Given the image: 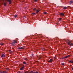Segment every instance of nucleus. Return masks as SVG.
Returning <instances> with one entry per match:
<instances>
[{
	"label": "nucleus",
	"mask_w": 73,
	"mask_h": 73,
	"mask_svg": "<svg viewBox=\"0 0 73 73\" xmlns=\"http://www.w3.org/2000/svg\"><path fill=\"white\" fill-rule=\"evenodd\" d=\"M66 8H67V7H64V8H63V9H66Z\"/></svg>",
	"instance_id": "nucleus-14"
},
{
	"label": "nucleus",
	"mask_w": 73,
	"mask_h": 73,
	"mask_svg": "<svg viewBox=\"0 0 73 73\" xmlns=\"http://www.w3.org/2000/svg\"><path fill=\"white\" fill-rule=\"evenodd\" d=\"M34 72H33V71H31L29 73H34Z\"/></svg>",
	"instance_id": "nucleus-21"
},
{
	"label": "nucleus",
	"mask_w": 73,
	"mask_h": 73,
	"mask_svg": "<svg viewBox=\"0 0 73 73\" xmlns=\"http://www.w3.org/2000/svg\"><path fill=\"white\" fill-rule=\"evenodd\" d=\"M6 3H4V5L5 6H6Z\"/></svg>",
	"instance_id": "nucleus-29"
},
{
	"label": "nucleus",
	"mask_w": 73,
	"mask_h": 73,
	"mask_svg": "<svg viewBox=\"0 0 73 73\" xmlns=\"http://www.w3.org/2000/svg\"><path fill=\"white\" fill-rule=\"evenodd\" d=\"M61 20V18H60L59 19V21H60Z\"/></svg>",
	"instance_id": "nucleus-28"
},
{
	"label": "nucleus",
	"mask_w": 73,
	"mask_h": 73,
	"mask_svg": "<svg viewBox=\"0 0 73 73\" xmlns=\"http://www.w3.org/2000/svg\"><path fill=\"white\" fill-rule=\"evenodd\" d=\"M69 63H73V61L70 60L69 61Z\"/></svg>",
	"instance_id": "nucleus-10"
},
{
	"label": "nucleus",
	"mask_w": 73,
	"mask_h": 73,
	"mask_svg": "<svg viewBox=\"0 0 73 73\" xmlns=\"http://www.w3.org/2000/svg\"><path fill=\"white\" fill-rule=\"evenodd\" d=\"M3 44H4L2 43H0V45H3Z\"/></svg>",
	"instance_id": "nucleus-18"
},
{
	"label": "nucleus",
	"mask_w": 73,
	"mask_h": 73,
	"mask_svg": "<svg viewBox=\"0 0 73 73\" xmlns=\"http://www.w3.org/2000/svg\"><path fill=\"white\" fill-rule=\"evenodd\" d=\"M65 59V58H64V57H62V59Z\"/></svg>",
	"instance_id": "nucleus-31"
},
{
	"label": "nucleus",
	"mask_w": 73,
	"mask_h": 73,
	"mask_svg": "<svg viewBox=\"0 0 73 73\" xmlns=\"http://www.w3.org/2000/svg\"><path fill=\"white\" fill-rule=\"evenodd\" d=\"M29 73V72H28V71H26V72H25L24 73Z\"/></svg>",
	"instance_id": "nucleus-23"
},
{
	"label": "nucleus",
	"mask_w": 73,
	"mask_h": 73,
	"mask_svg": "<svg viewBox=\"0 0 73 73\" xmlns=\"http://www.w3.org/2000/svg\"><path fill=\"white\" fill-rule=\"evenodd\" d=\"M14 17L15 18H16V17H17V15H15L14 16Z\"/></svg>",
	"instance_id": "nucleus-15"
},
{
	"label": "nucleus",
	"mask_w": 73,
	"mask_h": 73,
	"mask_svg": "<svg viewBox=\"0 0 73 73\" xmlns=\"http://www.w3.org/2000/svg\"><path fill=\"white\" fill-rule=\"evenodd\" d=\"M24 66H23L22 67H21V68L20 69V70H23V69H24Z\"/></svg>",
	"instance_id": "nucleus-7"
},
{
	"label": "nucleus",
	"mask_w": 73,
	"mask_h": 73,
	"mask_svg": "<svg viewBox=\"0 0 73 73\" xmlns=\"http://www.w3.org/2000/svg\"><path fill=\"white\" fill-rule=\"evenodd\" d=\"M17 42V41L16 40H14L13 42L11 44L12 45H13V46H14L15 45V44H16Z\"/></svg>",
	"instance_id": "nucleus-1"
},
{
	"label": "nucleus",
	"mask_w": 73,
	"mask_h": 73,
	"mask_svg": "<svg viewBox=\"0 0 73 73\" xmlns=\"http://www.w3.org/2000/svg\"><path fill=\"white\" fill-rule=\"evenodd\" d=\"M70 56V55H68V56H66L64 57V58H68V57H69Z\"/></svg>",
	"instance_id": "nucleus-11"
},
{
	"label": "nucleus",
	"mask_w": 73,
	"mask_h": 73,
	"mask_svg": "<svg viewBox=\"0 0 73 73\" xmlns=\"http://www.w3.org/2000/svg\"><path fill=\"white\" fill-rule=\"evenodd\" d=\"M21 73H23V72H21Z\"/></svg>",
	"instance_id": "nucleus-35"
},
{
	"label": "nucleus",
	"mask_w": 73,
	"mask_h": 73,
	"mask_svg": "<svg viewBox=\"0 0 73 73\" xmlns=\"http://www.w3.org/2000/svg\"><path fill=\"white\" fill-rule=\"evenodd\" d=\"M60 16H64V13H61L60 14Z\"/></svg>",
	"instance_id": "nucleus-5"
},
{
	"label": "nucleus",
	"mask_w": 73,
	"mask_h": 73,
	"mask_svg": "<svg viewBox=\"0 0 73 73\" xmlns=\"http://www.w3.org/2000/svg\"><path fill=\"white\" fill-rule=\"evenodd\" d=\"M40 11V10H36V13H38Z\"/></svg>",
	"instance_id": "nucleus-8"
},
{
	"label": "nucleus",
	"mask_w": 73,
	"mask_h": 73,
	"mask_svg": "<svg viewBox=\"0 0 73 73\" xmlns=\"http://www.w3.org/2000/svg\"><path fill=\"white\" fill-rule=\"evenodd\" d=\"M8 1H9V4H11V0H8Z\"/></svg>",
	"instance_id": "nucleus-12"
},
{
	"label": "nucleus",
	"mask_w": 73,
	"mask_h": 73,
	"mask_svg": "<svg viewBox=\"0 0 73 73\" xmlns=\"http://www.w3.org/2000/svg\"><path fill=\"white\" fill-rule=\"evenodd\" d=\"M9 52H10V53H12V51H11V50H9Z\"/></svg>",
	"instance_id": "nucleus-26"
},
{
	"label": "nucleus",
	"mask_w": 73,
	"mask_h": 73,
	"mask_svg": "<svg viewBox=\"0 0 73 73\" xmlns=\"http://www.w3.org/2000/svg\"><path fill=\"white\" fill-rule=\"evenodd\" d=\"M23 64H24L25 65H26V62L24 61V62H23Z\"/></svg>",
	"instance_id": "nucleus-16"
},
{
	"label": "nucleus",
	"mask_w": 73,
	"mask_h": 73,
	"mask_svg": "<svg viewBox=\"0 0 73 73\" xmlns=\"http://www.w3.org/2000/svg\"><path fill=\"white\" fill-rule=\"evenodd\" d=\"M66 41L68 43V45H70V44H71V41H70V40H67Z\"/></svg>",
	"instance_id": "nucleus-2"
},
{
	"label": "nucleus",
	"mask_w": 73,
	"mask_h": 73,
	"mask_svg": "<svg viewBox=\"0 0 73 73\" xmlns=\"http://www.w3.org/2000/svg\"><path fill=\"white\" fill-rule=\"evenodd\" d=\"M34 11H36L37 9L36 8H35L33 9Z\"/></svg>",
	"instance_id": "nucleus-22"
},
{
	"label": "nucleus",
	"mask_w": 73,
	"mask_h": 73,
	"mask_svg": "<svg viewBox=\"0 0 73 73\" xmlns=\"http://www.w3.org/2000/svg\"><path fill=\"white\" fill-rule=\"evenodd\" d=\"M0 3H1V1L0 0Z\"/></svg>",
	"instance_id": "nucleus-32"
},
{
	"label": "nucleus",
	"mask_w": 73,
	"mask_h": 73,
	"mask_svg": "<svg viewBox=\"0 0 73 73\" xmlns=\"http://www.w3.org/2000/svg\"><path fill=\"white\" fill-rule=\"evenodd\" d=\"M32 15H36V13H32Z\"/></svg>",
	"instance_id": "nucleus-17"
},
{
	"label": "nucleus",
	"mask_w": 73,
	"mask_h": 73,
	"mask_svg": "<svg viewBox=\"0 0 73 73\" xmlns=\"http://www.w3.org/2000/svg\"><path fill=\"white\" fill-rule=\"evenodd\" d=\"M37 58H38V59L40 60H41L42 59V57H41V56H37Z\"/></svg>",
	"instance_id": "nucleus-4"
},
{
	"label": "nucleus",
	"mask_w": 73,
	"mask_h": 73,
	"mask_svg": "<svg viewBox=\"0 0 73 73\" xmlns=\"http://www.w3.org/2000/svg\"><path fill=\"white\" fill-rule=\"evenodd\" d=\"M61 64V65H62L63 66H64V63H62Z\"/></svg>",
	"instance_id": "nucleus-20"
},
{
	"label": "nucleus",
	"mask_w": 73,
	"mask_h": 73,
	"mask_svg": "<svg viewBox=\"0 0 73 73\" xmlns=\"http://www.w3.org/2000/svg\"><path fill=\"white\" fill-rule=\"evenodd\" d=\"M72 70H73V67H72Z\"/></svg>",
	"instance_id": "nucleus-33"
},
{
	"label": "nucleus",
	"mask_w": 73,
	"mask_h": 73,
	"mask_svg": "<svg viewBox=\"0 0 73 73\" xmlns=\"http://www.w3.org/2000/svg\"><path fill=\"white\" fill-rule=\"evenodd\" d=\"M70 46H73V43H71V44H70Z\"/></svg>",
	"instance_id": "nucleus-19"
},
{
	"label": "nucleus",
	"mask_w": 73,
	"mask_h": 73,
	"mask_svg": "<svg viewBox=\"0 0 73 73\" xmlns=\"http://www.w3.org/2000/svg\"><path fill=\"white\" fill-rule=\"evenodd\" d=\"M3 73H8L6 71H3Z\"/></svg>",
	"instance_id": "nucleus-27"
},
{
	"label": "nucleus",
	"mask_w": 73,
	"mask_h": 73,
	"mask_svg": "<svg viewBox=\"0 0 73 73\" xmlns=\"http://www.w3.org/2000/svg\"><path fill=\"white\" fill-rule=\"evenodd\" d=\"M5 57V54H2L1 55V58H3L4 57Z\"/></svg>",
	"instance_id": "nucleus-3"
},
{
	"label": "nucleus",
	"mask_w": 73,
	"mask_h": 73,
	"mask_svg": "<svg viewBox=\"0 0 73 73\" xmlns=\"http://www.w3.org/2000/svg\"><path fill=\"white\" fill-rule=\"evenodd\" d=\"M38 0H35V2H36V1H37Z\"/></svg>",
	"instance_id": "nucleus-30"
},
{
	"label": "nucleus",
	"mask_w": 73,
	"mask_h": 73,
	"mask_svg": "<svg viewBox=\"0 0 73 73\" xmlns=\"http://www.w3.org/2000/svg\"><path fill=\"white\" fill-rule=\"evenodd\" d=\"M24 49V48L23 47H19L18 48V49Z\"/></svg>",
	"instance_id": "nucleus-9"
},
{
	"label": "nucleus",
	"mask_w": 73,
	"mask_h": 73,
	"mask_svg": "<svg viewBox=\"0 0 73 73\" xmlns=\"http://www.w3.org/2000/svg\"><path fill=\"white\" fill-rule=\"evenodd\" d=\"M73 1H70V4H72V3H73Z\"/></svg>",
	"instance_id": "nucleus-13"
},
{
	"label": "nucleus",
	"mask_w": 73,
	"mask_h": 73,
	"mask_svg": "<svg viewBox=\"0 0 73 73\" xmlns=\"http://www.w3.org/2000/svg\"><path fill=\"white\" fill-rule=\"evenodd\" d=\"M44 15H46V12H45L44 13Z\"/></svg>",
	"instance_id": "nucleus-24"
},
{
	"label": "nucleus",
	"mask_w": 73,
	"mask_h": 73,
	"mask_svg": "<svg viewBox=\"0 0 73 73\" xmlns=\"http://www.w3.org/2000/svg\"><path fill=\"white\" fill-rule=\"evenodd\" d=\"M32 56H33V54H32Z\"/></svg>",
	"instance_id": "nucleus-34"
},
{
	"label": "nucleus",
	"mask_w": 73,
	"mask_h": 73,
	"mask_svg": "<svg viewBox=\"0 0 73 73\" xmlns=\"http://www.w3.org/2000/svg\"><path fill=\"white\" fill-rule=\"evenodd\" d=\"M28 64H27V65Z\"/></svg>",
	"instance_id": "nucleus-36"
},
{
	"label": "nucleus",
	"mask_w": 73,
	"mask_h": 73,
	"mask_svg": "<svg viewBox=\"0 0 73 73\" xmlns=\"http://www.w3.org/2000/svg\"><path fill=\"white\" fill-rule=\"evenodd\" d=\"M4 71L0 72V73H3Z\"/></svg>",
	"instance_id": "nucleus-25"
},
{
	"label": "nucleus",
	"mask_w": 73,
	"mask_h": 73,
	"mask_svg": "<svg viewBox=\"0 0 73 73\" xmlns=\"http://www.w3.org/2000/svg\"><path fill=\"white\" fill-rule=\"evenodd\" d=\"M53 61V59H51L50 60H48V62H52Z\"/></svg>",
	"instance_id": "nucleus-6"
}]
</instances>
